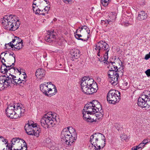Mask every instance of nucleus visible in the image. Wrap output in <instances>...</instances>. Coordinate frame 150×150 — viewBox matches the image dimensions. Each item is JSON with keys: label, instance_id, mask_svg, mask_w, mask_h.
Wrapping results in <instances>:
<instances>
[{"label": "nucleus", "instance_id": "5701e85b", "mask_svg": "<svg viewBox=\"0 0 150 150\" xmlns=\"http://www.w3.org/2000/svg\"><path fill=\"white\" fill-rule=\"evenodd\" d=\"M114 77H112L110 78L109 81L111 84L115 86L117 85L118 83V77L117 76H115Z\"/></svg>", "mask_w": 150, "mask_h": 150}, {"label": "nucleus", "instance_id": "a18cd8bd", "mask_svg": "<svg viewBox=\"0 0 150 150\" xmlns=\"http://www.w3.org/2000/svg\"><path fill=\"white\" fill-rule=\"evenodd\" d=\"M149 58H150V54H146L145 57L144 59L146 60H148Z\"/></svg>", "mask_w": 150, "mask_h": 150}, {"label": "nucleus", "instance_id": "49530a36", "mask_svg": "<svg viewBox=\"0 0 150 150\" xmlns=\"http://www.w3.org/2000/svg\"><path fill=\"white\" fill-rule=\"evenodd\" d=\"M0 138L1 139V140L3 142H6H6H7V141H6L7 140L6 139H5L3 137L0 136Z\"/></svg>", "mask_w": 150, "mask_h": 150}, {"label": "nucleus", "instance_id": "4d7b16f0", "mask_svg": "<svg viewBox=\"0 0 150 150\" xmlns=\"http://www.w3.org/2000/svg\"><path fill=\"white\" fill-rule=\"evenodd\" d=\"M35 1H33V6H36L37 4L36 3H35L34 2Z\"/></svg>", "mask_w": 150, "mask_h": 150}, {"label": "nucleus", "instance_id": "412c9836", "mask_svg": "<svg viewBox=\"0 0 150 150\" xmlns=\"http://www.w3.org/2000/svg\"><path fill=\"white\" fill-rule=\"evenodd\" d=\"M45 75V71L43 69H39L36 72L35 75L38 78L39 77L41 79Z\"/></svg>", "mask_w": 150, "mask_h": 150}, {"label": "nucleus", "instance_id": "58836bf2", "mask_svg": "<svg viewBox=\"0 0 150 150\" xmlns=\"http://www.w3.org/2000/svg\"><path fill=\"white\" fill-rule=\"evenodd\" d=\"M147 76L148 77L150 76V69L147 70L145 72Z\"/></svg>", "mask_w": 150, "mask_h": 150}, {"label": "nucleus", "instance_id": "20e7f679", "mask_svg": "<svg viewBox=\"0 0 150 150\" xmlns=\"http://www.w3.org/2000/svg\"><path fill=\"white\" fill-rule=\"evenodd\" d=\"M62 140L69 146L72 144L77 139V135L74 129L72 127H67L64 129L61 134Z\"/></svg>", "mask_w": 150, "mask_h": 150}, {"label": "nucleus", "instance_id": "f704fd0d", "mask_svg": "<svg viewBox=\"0 0 150 150\" xmlns=\"http://www.w3.org/2000/svg\"><path fill=\"white\" fill-rule=\"evenodd\" d=\"M7 144V145H6V147L8 148L7 150H17L15 149H13V150L12 149V148L13 147V146H12V145H10V144H8V142H7L5 144Z\"/></svg>", "mask_w": 150, "mask_h": 150}, {"label": "nucleus", "instance_id": "9d476101", "mask_svg": "<svg viewBox=\"0 0 150 150\" xmlns=\"http://www.w3.org/2000/svg\"><path fill=\"white\" fill-rule=\"evenodd\" d=\"M26 133L28 135H33L38 137L40 131V129L37 127L36 123L32 121H29L25 126Z\"/></svg>", "mask_w": 150, "mask_h": 150}, {"label": "nucleus", "instance_id": "aec40b11", "mask_svg": "<svg viewBox=\"0 0 150 150\" xmlns=\"http://www.w3.org/2000/svg\"><path fill=\"white\" fill-rule=\"evenodd\" d=\"M147 15L144 11H141L139 13L137 19L139 21H142L146 19L147 18Z\"/></svg>", "mask_w": 150, "mask_h": 150}, {"label": "nucleus", "instance_id": "3c124183", "mask_svg": "<svg viewBox=\"0 0 150 150\" xmlns=\"http://www.w3.org/2000/svg\"><path fill=\"white\" fill-rule=\"evenodd\" d=\"M43 11V10H41V11H40V13H39V14H39V15H43V16H45V13H41Z\"/></svg>", "mask_w": 150, "mask_h": 150}, {"label": "nucleus", "instance_id": "b1692460", "mask_svg": "<svg viewBox=\"0 0 150 150\" xmlns=\"http://www.w3.org/2000/svg\"><path fill=\"white\" fill-rule=\"evenodd\" d=\"M9 53H7L5 52L2 53L0 56V58L1 59V62L2 63L5 62V60H7L8 56L9 54Z\"/></svg>", "mask_w": 150, "mask_h": 150}, {"label": "nucleus", "instance_id": "6ab92c4d", "mask_svg": "<svg viewBox=\"0 0 150 150\" xmlns=\"http://www.w3.org/2000/svg\"><path fill=\"white\" fill-rule=\"evenodd\" d=\"M7 57V61L8 62L7 64L14 65L15 60V55L13 53L11 54L9 53Z\"/></svg>", "mask_w": 150, "mask_h": 150}, {"label": "nucleus", "instance_id": "bb28decb", "mask_svg": "<svg viewBox=\"0 0 150 150\" xmlns=\"http://www.w3.org/2000/svg\"><path fill=\"white\" fill-rule=\"evenodd\" d=\"M116 71H113V70H110L108 72V77L111 78L112 77H114L117 74Z\"/></svg>", "mask_w": 150, "mask_h": 150}, {"label": "nucleus", "instance_id": "37998d69", "mask_svg": "<svg viewBox=\"0 0 150 150\" xmlns=\"http://www.w3.org/2000/svg\"><path fill=\"white\" fill-rule=\"evenodd\" d=\"M45 142L48 144H50V145L51 140L50 139L47 138L45 140Z\"/></svg>", "mask_w": 150, "mask_h": 150}, {"label": "nucleus", "instance_id": "7ed1b4c3", "mask_svg": "<svg viewBox=\"0 0 150 150\" xmlns=\"http://www.w3.org/2000/svg\"><path fill=\"white\" fill-rule=\"evenodd\" d=\"M105 136L100 133H96L90 137V142L91 145L89 146L90 150H100L103 148L105 143Z\"/></svg>", "mask_w": 150, "mask_h": 150}, {"label": "nucleus", "instance_id": "4c0bfd02", "mask_svg": "<svg viewBox=\"0 0 150 150\" xmlns=\"http://www.w3.org/2000/svg\"><path fill=\"white\" fill-rule=\"evenodd\" d=\"M131 24L132 23H129V22L127 21H126L125 22H124L123 23V25L125 26H127Z\"/></svg>", "mask_w": 150, "mask_h": 150}, {"label": "nucleus", "instance_id": "dca6fc26", "mask_svg": "<svg viewBox=\"0 0 150 150\" xmlns=\"http://www.w3.org/2000/svg\"><path fill=\"white\" fill-rule=\"evenodd\" d=\"M5 62L2 63L3 65L1 67V70L2 73H5L7 72L8 71L12 69V64H7L8 63L6 60H5Z\"/></svg>", "mask_w": 150, "mask_h": 150}, {"label": "nucleus", "instance_id": "864d4df0", "mask_svg": "<svg viewBox=\"0 0 150 150\" xmlns=\"http://www.w3.org/2000/svg\"><path fill=\"white\" fill-rule=\"evenodd\" d=\"M132 150H137V148H136V146H135L133 147L132 148Z\"/></svg>", "mask_w": 150, "mask_h": 150}, {"label": "nucleus", "instance_id": "f3484780", "mask_svg": "<svg viewBox=\"0 0 150 150\" xmlns=\"http://www.w3.org/2000/svg\"><path fill=\"white\" fill-rule=\"evenodd\" d=\"M116 18V15L115 13L114 14L113 13L110 14L109 16L108 19L107 20H101L102 23L104 24L106 23L107 22L109 24H112V23L114 22Z\"/></svg>", "mask_w": 150, "mask_h": 150}, {"label": "nucleus", "instance_id": "ddd939ff", "mask_svg": "<svg viewBox=\"0 0 150 150\" xmlns=\"http://www.w3.org/2000/svg\"><path fill=\"white\" fill-rule=\"evenodd\" d=\"M99 103L97 100H95L93 101L92 102H91L89 104H87L85 105L84 107V110H86L87 112H96L98 109H100V108H97L95 107L96 105L98 104Z\"/></svg>", "mask_w": 150, "mask_h": 150}, {"label": "nucleus", "instance_id": "052dcab7", "mask_svg": "<svg viewBox=\"0 0 150 150\" xmlns=\"http://www.w3.org/2000/svg\"><path fill=\"white\" fill-rule=\"evenodd\" d=\"M14 43H16V42H14Z\"/></svg>", "mask_w": 150, "mask_h": 150}, {"label": "nucleus", "instance_id": "680f3d73", "mask_svg": "<svg viewBox=\"0 0 150 150\" xmlns=\"http://www.w3.org/2000/svg\"><path fill=\"white\" fill-rule=\"evenodd\" d=\"M149 54H150V52H149Z\"/></svg>", "mask_w": 150, "mask_h": 150}, {"label": "nucleus", "instance_id": "6e6d98bb", "mask_svg": "<svg viewBox=\"0 0 150 150\" xmlns=\"http://www.w3.org/2000/svg\"><path fill=\"white\" fill-rule=\"evenodd\" d=\"M136 148H137V150L138 149H140H140L139 148V146H136Z\"/></svg>", "mask_w": 150, "mask_h": 150}, {"label": "nucleus", "instance_id": "c85d7f7f", "mask_svg": "<svg viewBox=\"0 0 150 150\" xmlns=\"http://www.w3.org/2000/svg\"><path fill=\"white\" fill-rule=\"evenodd\" d=\"M23 46V42L20 43L16 44L14 43V50L16 49L17 50H19L22 48Z\"/></svg>", "mask_w": 150, "mask_h": 150}, {"label": "nucleus", "instance_id": "f03ea898", "mask_svg": "<svg viewBox=\"0 0 150 150\" xmlns=\"http://www.w3.org/2000/svg\"><path fill=\"white\" fill-rule=\"evenodd\" d=\"M94 80L89 77L84 76L81 81L82 91L87 94H91L97 91V84L93 83Z\"/></svg>", "mask_w": 150, "mask_h": 150}, {"label": "nucleus", "instance_id": "9b49d317", "mask_svg": "<svg viewBox=\"0 0 150 150\" xmlns=\"http://www.w3.org/2000/svg\"><path fill=\"white\" fill-rule=\"evenodd\" d=\"M120 93L118 91L110 90L107 94V100L110 103L115 104L120 101Z\"/></svg>", "mask_w": 150, "mask_h": 150}, {"label": "nucleus", "instance_id": "2eb2a0df", "mask_svg": "<svg viewBox=\"0 0 150 150\" xmlns=\"http://www.w3.org/2000/svg\"><path fill=\"white\" fill-rule=\"evenodd\" d=\"M93 112H89L83 109V119L87 122H92L94 121L93 118H92L91 117L92 114H93Z\"/></svg>", "mask_w": 150, "mask_h": 150}, {"label": "nucleus", "instance_id": "423d86ee", "mask_svg": "<svg viewBox=\"0 0 150 150\" xmlns=\"http://www.w3.org/2000/svg\"><path fill=\"white\" fill-rule=\"evenodd\" d=\"M56 114L49 112L45 114L41 119L40 124L45 128L53 127L57 123Z\"/></svg>", "mask_w": 150, "mask_h": 150}, {"label": "nucleus", "instance_id": "f8f14e48", "mask_svg": "<svg viewBox=\"0 0 150 150\" xmlns=\"http://www.w3.org/2000/svg\"><path fill=\"white\" fill-rule=\"evenodd\" d=\"M9 74V76L6 74L8 81L6 83L7 85H8L9 86L11 83L14 84V83L20 84V86H23L26 85L25 81L24 80H21L20 78H19V79H16V76L10 74Z\"/></svg>", "mask_w": 150, "mask_h": 150}, {"label": "nucleus", "instance_id": "2f4dec72", "mask_svg": "<svg viewBox=\"0 0 150 150\" xmlns=\"http://www.w3.org/2000/svg\"><path fill=\"white\" fill-rule=\"evenodd\" d=\"M14 42H16L17 43L23 42V40L21 38L16 37H15V38L12 40V42L14 44Z\"/></svg>", "mask_w": 150, "mask_h": 150}, {"label": "nucleus", "instance_id": "603ef678", "mask_svg": "<svg viewBox=\"0 0 150 150\" xmlns=\"http://www.w3.org/2000/svg\"><path fill=\"white\" fill-rule=\"evenodd\" d=\"M22 75H23V78L24 79H25V78H26V75L25 74H25H22Z\"/></svg>", "mask_w": 150, "mask_h": 150}, {"label": "nucleus", "instance_id": "5fc2aeb1", "mask_svg": "<svg viewBox=\"0 0 150 150\" xmlns=\"http://www.w3.org/2000/svg\"><path fill=\"white\" fill-rule=\"evenodd\" d=\"M86 31L88 34H89L90 30H89V29L88 28V29L86 30Z\"/></svg>", "mask_w": 150, "mask_h": 150}, {"label": "nucleus", "instance_id": "0eeeda50", "mask_svg": "<svg viewBox=\"0 0 150 150\" xmlns=\"http://www.w3.org/2000/svg\"><path fill=\"white\" fill-rule=\"evenodd\" d=\"M94 50L96 52L98 56H102L104 54L103 60L107 61L108 59V52L110 47L108 44L102 40L98 42L95 45Z\"/></svg>", "mask_w": 150, "mask_h": 150}, {"label": "nucleus", "instance_id": "de8ad7c7", "mask_svg": "<svg viewBox=\"0 0 150 150\" xmlns=\"http://www.w3.org/2000/svg\"><path fill=\"white\" fill-rule=\"evenodd\" d=\"M123 86H124V87H125V88H126L127 87V86L128 84V83L127 82H124V83H122Z\"/></svg>", "mask_w": 150, "mask_h": 150}, {"label": "nucleus", "instance_id": "7c9ffc66", "mask_svg": "<svg viewBox=\"0 0 150 150\" xmlns=\"http://www.w3.org/2000/svg\"><path fill=\"white\" fill-rule=\"evenodd\" d=\"M14 46V44L12 42V41L10 42L9 43L6 44L5 47L7 49H10L11 48H13Z\"/></svg>", "mask_w": 150, "mask_h": 150}, {"label": "nucleus", "instance_id": "4468645a", "mask_svg": "<svg viewBox=\"0 0 150 150\" xmlns=\"http://www.w3.org/2000/svg\"><path fill=\"white\" fill-rule=\"evenodd\" d=\"M7 78L6 75H2L0 76V91L3 90L5 88L9 86L7 85Z\"/></svg>", "mask_w": 150, "mask_h": 150}, {"label": "nucleus", "instance_id": "393cba45", "mask_svg": "<svg viewBox=\"0 0 150 150\" xmlns=\"http://www.w3.org/2000/svg\"><path fill=\"white\" fill-rule=\"evenodd\" d=\"M79 29H80L79 31V29H78L76 30V32L74 33L75 37L78 40L85 41V40H83V39L80 38V37H82V35L81 34H77L78 33H81V31L82 30H81V28L79 27Z\"/></svg>", "mask_w": 150, "mask_h": 150}, {"label": "nucleus", "instance_id": "473e14b6", "mask_svg": "<svg viewBox=\"0 0 150 150\" xmlns=\"http://www.w3.org/2000/svg\"><path fill=\"white\" fill-rule=\"evenodd\" d=\"M33 10L35 12V13L39 14L40 13V11H41V10L39 9L38 7V6H33Z\"/></svg>", "mask_w": 150, "mask_h": 150}, {"label": "nucleus", "instance_id": "bf43d9fd", "mask_svg": "<svg viewBox=\"0 0 150 150\" xmlns=\"http://www.w3.org/2000/svg\"><path fill=\"white\" fill-rule=\"evenodd\" d=\"M47 0H44V1H45V2H47Z\"/></svg>", "mask_w": 150, "mask_h": 150}, {"label": "nucleus", "instance_id": "c756f323", "mask_svg": "<svg viewBox=\"0 0 150 150\" xmlns=\"http://www.w3.org/2000/svg\"><path fill=\"white\" fill-rule=\"evenodd\" d=\"M20 139L18 138H16L12 139L11 141V144L9 143L10 145L13 146L16 143H18L20 142Z\"/></svg>", "mask_w": 150, "mask_h": 150}, {"label": "nucleus", "instance_id": "e433bc0d", "mask_svg": "<svg viewBox=\"0 0 150 150\" xmlns=\"http://www.w3.org/2000/svg\"><path fill=\"white\" fill-rule=\"evenodd\" d=\"M101 110L99 112H97L98 113V114H96V117L98 119L101 118L103 116V114L101 112Z\"/></svg>", "mask_w": 150, "mask_h": 150}, {"label": "nucleus", "instance_id": "a878e982", "mask_svg": "<svg viewBox=\"0 0 150 150\" xmlns=\"http://www.w3.org/2000/svg\"><path fill=\"white\" fill-rule=\"evenodd\" d=\"M123 68L122 67H120L119 69H117L116 71L117 74L115 75L117 76L118 77L119 76H122L123 75V72L124 70Z\"/></svg>", "mask_w": 150, "mask_h": 150}, {"label": "nucleus", "instance_id": "4be33fe9", "mask_svg": "<svg viewBox=\"0 0 150 150\" xmlns=\"http://www.w3.org/2000/svg\"><path fill=\"white\" fill-rule=\"evenodd\" d=\"M71 52L72 57L74 58L77 59L80 56L79 51L78 50L76 49L72 50Z\"/></svg>", "mask_w": 150, "mask_h": 150}, {"label": "nucleus", "instance_id": "1a4fd4ad", "mask_svg": "<svg viewBox=\"0 0 150 150\" xmlns=\"http://www.w3.org/2000/svg\"><path fill=\"white\" fill-rule=\"evenodd\" d=\"M138 105L142 108H148L150 107V92L145 91L138 99Z\"/></svg>", "mask_w": 150, "mask_h": 150}, {"label": "nucleus", "instance_id": "a211bd4d", "mask_svg": "<svg viewBox=\"0 0 150 150\" xmlns=\"http://www.w3.org/2000/svg\"><path fill=\"white\" fill-rule=\"evenodd\" d=\"M55 38V36L54 32H48L47 35H46L45 39L46 42H50L54 41Z\"/></svg>", "mask_w": 150, "mask_h": 150}, {"label": "nucleus", "instance_id": "cd10ccee", "mask_svg": "<svg viewBox=\"0 0 150 150\" xmlns=\"http://www.w3.org/2000/svg\"><path fill=\"white\" fill-rule=\"evenodd\" d=\"M115 63L114 62H111L109 63V66L108 67L110 69V70H113V71H116L117 67L115 66Z\"/></svg>", "mask_w": 150, "mask_h": 150}, {"label": "nucleus", "instance_id": "a19ab883", "mask_svg": "<svg viewBox=\"0 0 150 150\" xmlns=\"http://www.w3.org/2000/svg\"><path fill=\"white\" fill-rule=\"evenodd\" d=\"M148 140L147 139H144L142 142V143L144 145L148 143Z\"/></svg>", "mask_w": 150, "mask_h": 150}, {"label": "nucleus", "instance_id": "09e8293b", "mask_svg": "<svg viewBox=\"0 0 150 150\" xmlns=\"http://www.w3.org/2000/svg\"><path fill=\"white\" fill-rule=\"evenodd\" d=\"M81 30H82L83 29H84L85 30L87 29H88V27L86 25L83 26L82 27H81Z\"/></svg>", "mask_w": 150, "mask_h": 150}, {"label": "nucleus", "instance_id": "c03bdc74", "mask_svg": "<svg viewBox=\"0 0 150 150\" xmlns=\"http://www.w3.org/2000/svg\"><path fill=\"white\" fill-rule=\"evenodd\" d=\"M64 2L66 4H70L71 3L72 0H63Z\"/></svg>", "mask_w": 150, "mask_h": 150}, {"label": "nucleus", "instance_id": "39448f33", "mask_svg": "<svg viewBox=\"0 0 150 150\" xmlns=\"http://www.w3.org/2000/svg\"><path fill=\"white\" fill-rule=\"evenodd\" d=\"M15 18V16L12 15L4 17L2 20L1 23L4 28L13 31L19 28L20 23L18 20L16 21Z\"/></svg>", "mask_w": 150, "mask_h": 150}, {"label": "nucleus", "instance_id": "6e6552de", "mask_svg": "<svg viewBox=\"0 0 150 150\" xmlns=\"http://www.w3.org/2000/svg\"><path fill=\"white\" fill-rule=\"evenodd\" d=\"M40 89L44 94L49 96L54 95L57 91L56 86L51 82L41 84L40 85Z\"/></svg>", "mask_w": 150, "mask_h": 150}, {"label": "nucleus", "instance_id": "e2e57ef3", "mask_svg": "<svg viewBox=\"0 0 150 150\" xmlns=\"http://www.w3.org/2000/svg\"><path fill=\"white\" fill-rule=\"evenodd\" d=\"M61 65H61V64H60V66H61Z\"/></svg>", "mask_w": 150, "mask_h": 150}, {"label": "nucleus", "instance_id": "ea45409f", "mask_svg": "<svg viewBox=\"0 0 150 150\" xmlns=\"http://www.w3.org/2000/svg\"><path fill=\"white\" fill-rule=\"evenodd\" d=\"M24 146L21 147V149L22 150H27V146L26 145V143L25 142H23Z\"/></svg>", "mask_w": 150, "mask_h": 150}, {"label": "nucleus", "instance_id": "13d9d810", "mask_svg": "<svg viewBox=\"0 0 150 150\" xmlns=\"http://www.w3.org/2000/svg\"><path fill=\"white\" fill-rule=\"evenodd\" d=\"M17 150H22V149H17Z\"/></svg>", "mask_w": 150, "mask_h": 150}, {"label": "nucleus", "instance_id": "8fccbe9b", "mask_svg": "<svg viewBox=\"0 0 150 150\" xmlns=\"http://www.w3.org/2000/svg\"><path fill=\"white\" fill-rule=\"evenodd\" d=\"M43 10L45 11H49V8L48 7L46 6L45 8Z\"/></svg>", "mask_w": 150, "mask_h": 150}, {"label": "nucleus", "instance_id": "c9c22d12", "mask_svg": "<svg viewBox=\"0 0 150 150\" xmlns=\"http://www.w3.org/2000/svg\"><path fill=\"white\" fill-rule=\"evenodd\" d=\"M95 107H96V108H100V109H98L97 110V111H96V112H100L101 110L102 107L101 105L100 104V103H98V104H97L95 106Z\"/></svg>", "mask_w": 150, "mask_h": 150}, {"label": "nucleus", "instance_id": "f257e3e1", "mask_svg": "<svg viewBox=\"0 0 150 150\" xmlns=\"http://www.w3.org/2000/svg\"><path fill=\"white\" fill-rule=\"evenodd\" d=\"M25 108L20 103L9 104L6 110L7 116L11 118L16 119L23 115Z\"/></svg>", "mask_w": 150, "mask_h": 150}, {"label": "nucleus", "instance_id": "79ce46f5", "mask_svg": "<svg viewBox=\"0 0 150 150\" xmlns=\"http://www.w3.org/2000/svg\"><path fill=\"white\" fill-rule=\"evenodd\" d=\"M139 146V148L140 149V150H142V149H143L145 145L143 144L142 142L138 145Z\"/></svg>", "mask_w": 150, "mask_h": 150}, {"label": "nucleus", "instance_id": "72a5a7b5", "mask_svg": "<svg viewBox=\"0 0 150 150\" xmlns=\"http://www.w3.org/2000/svg\"><path fill=\"white\" fill-rule=\"evenodd\" d=\"M109 0H101L102 5L104 6H107L109 3Z\"/></svg>", "mask_w": 150, "mask_h": 150}]
</instances>
